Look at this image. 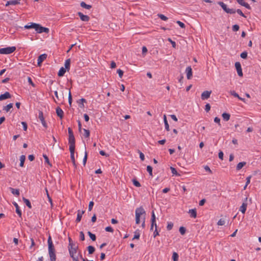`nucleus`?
I'll return each instance as SVG.
<instances>
[{"mask_svg":"<svg viewBox=\"0 0 261 261\" xmlns=\"http://www.w3.org/2000/svg\"><path fill=\"white\" fill-rule=\"evenodd\" d=\"M11 95L8 92H6L4 94L0 95V101L4 100L6 99L11 98Z\"/></svg>","mask_w":261,"mask_h":261,"instance_id":"nucleus-14","label":"nucleus"},{"mask_svg":"<svg viewBox=\"0 0 261 261\" xmlns=\"http://www.w3.org/2000/svg\"><path fill=\"white\" fill-rule=\"evenodd\" d=\"M16 50V47L11 46L0 48V54L8 55L13 53Z\"/></svg>","mask_w":261,"mask_h":261,"instance_id":"nucleus-5","label":"nucleus"},{"mask_svg":"<svg viewBox=\"0 0 261 261\" xmlns=\"http://www.w3.org/2000/svg\"><path fill=\"white\" fill-rule=\"evenodd\" d=\"M217 4L221 7V8L223 9V10L226 13H227L228 14H234L237 12L241 16H242L245 18L246 17V16L244 15V14L242 12V11L240 9L236 10L234 9H229V8H227V6L225 4H224L223 2H220V1L218 2Z\"/></svg>","mask_w":261,"mask_h":261,"instance_id":"nucleus-1","label":"nucleus"},{"mask_svg":"<svg viewBox=\"0 0 261 261\" xmlns=\"http://www.w3.org/2000/svg\"><path fill=\"white\" fill-rule=\"evenodd\" d=\"M155 216L154 214V212L153 211L151 212V222H152L153 223V221H155Z\"/></svg>","mask_w":261,"mask_h":261,"instance_id":"nucleus-54","label":"nucleus"},{"mask_svg":"<svg viewBox=\"0 0 261 261\" xmlns=\"http://www.w3.org/2000/svg\"><path fill=\"white\" fill-rule=\"evenodd\" d=\"M246 164L245 162H240L237 165L236 170L238 171L241 170Z\"/></svg>","mask_w":261,"mask_h":261,"instance_id":"nucleus-26","label":"nucleus"},{"mask_svg":"<svg viewBox=\"0 0 261 261\" xmlns=\"http://www.w3.org/2000/svg\"><path fill=\"white\" fill-rule=\"evenodd\" d=\"M68 102L70 106H71L72 103V96L70 90H69L68 93Z\"/></svg>","mask_w":261,"mask_h":261,"instance_id":"nucleus-48","label":"nucleus"},{"mask_svg":"<svg viewBox=\"0 0 261 261\" xmlns=\"http://www.w3.org/2000/svg\"><path fill=\"white\" fill-rule=\"evenodd\" d=\"M43 156L45 160V163H47L48 165H49L50 167L52 166L51 164L50 163L48 158L46 154H43Z\"/></svg>","mask_w":261,"mask_h":261,"instance_id":"nucleus-41","label":"nucleus"},{"mask_svg":"<svg viewBox=\"0 0 261 261\" xmlns=\"http://www.w3.org/2000/svg\"><path fill=\"white\" fill-rule=\"evenodd\" d=\"M74 147H69V151L70 152V158L72 162H75V158H74Z\"/></svg>","mask_w":261,"mask_h":261,"instance_id":"nucleus-17","label":"nucleus"},{"mask_svg":"<svg viewBox=\"0 0 261 261\" xmlns=\"http://www.w3.org/2000/svg\"><path fill=\"white\" fill-rule=\"evenodd\" d=\"M147 171L149 173V175L152 176V168L151 166L148 165L147 166Z\"/></svg>","mask_w":261,"mask_h":261,"instance_id":"nucleus-44","label":"nucleus"},{"mask_svg":"<svg viewBox=\"0 0 261 261\" xmlns=\"http://www.w3.org/2000/svg\"><path fill=\"white\" fill-rule=\"evenodd\" d=\"M68 133L69 135L68 143L69 144V147H75V138L73 135V131L70 127H68Z\"/></svg>","mask_w":261,"mask_h":261,"instance_id":"nucleus-4","label":"nucleus"},{"mask_svg":"<svg viewBox=\"0 0 261 261\" xmlns=\"http://www.w3.org/2000/svg\"><path fill=\"white\" fill-rule=\"evenodd\" d=\"M65 72H66V69L65 68L62 67L60 69V70L58 73V75L60 77L63 76L64 75Z\"/></svg>","mask_w":261,"mask_h":261,"instance_id":"nucleus-25","label":"nucleus"},{"mask_svg":"<svg viewBox=\"0 0 261 261\" xmlns=\"http://www.w3.org/2000/svg\"><path fill=\"white\" fill-rule=\"evenodd\" d=\"M145 214V211L143 207L140 206L136 208L135 211L136 215V224H139L140 222V216L143 214Z\"/></svg>","mask_w":261,"mask_h":261,"instance_id":"nucleus-3","label":"nucleus"},{"mask_svg":"<svg viewBox=\"0 0 261 261\" xmlns=\"http://www.w3.org/2000/svg\"><path fill=\"white\" fill-rule=\"evenodd\" d=\"M225 220H224V219H220L218 221V223H217V224H218V225L222 226V225H224L225 224Z\"/></svg>","mask_w":261,"mask_h":261,"instance_id":"nucleus-52","label":"nucleus"},{"mask_svg":"<svg viewBox=\"0 0 261 261\" xmlns=\"http://www.w3.org/2000/svg\"><path fill=\"white\" fill-rule=\"evenodd\" d=\"M138 153L140 155V158L142 161H143L145 160V156L144 154L139 150H138Z\"/></svg>","mask_w":261,"mask_h":261,"instance_id":"nucleus-53","label":"nucleus"},{"mask_svg":"<svg viewBox=\"0 0 261 261\" xmlns=\"http://www.w3.org/2000/svg\"><path fill=\"white\" fill-rule=\"evenodd\" d=\"M48 246V248L54 247V245L53 244L51 238L50 236H49L47 240Z\"/></svg>","mask_w":261,"mask_h":261,"instance_id":"nucleus-39","label":"nucleus"},{"mask_svg":"<svg viewBox=\"0 0 261 261\" xmlns=\"http://www.w3.org/2000/svg\"><path fill=\"white\" fill-rule=\"evenodd\" d=\"M25 160V156L24 155H21L20 157V164L19 166L21 167H23L24 163Z\"/></svg>","mask_w":261,"mask_h":261,"instance_id":"nucleus-31","label":"nucleus"},{"mask_svg":"<svg viewBox=\"0 0 261 261\" xmlns=\"http://www.w3.org/2000/svg\"><path fill=\"white\" fill-rule=\"evenodd\" d=\"M94 205V202L93 201H91L89 202V206H88V210L89 211H91L93 208V206Z\"/></svg>","mask_w":261,"mask_h":261,"instance_id":"nucleus-56","label":"nucleus"},{"mask_svg":"<svg viewBox=\"0 0 261 261\" xmlns=\"http://www.w3.org/2000/svg\"><path fill=\"white\" fill-rule=\"evenodd\" d=\"M230 93L231 95L235 97H237L240 100L243 101V102H245V100L244 98H243L239 95L238 93H237L234 91H230Z\"/></svg>","mask_w":261,"mask_h":261,"instance_id":"nucleus-21","label":"nucleus"},{"mask_svg":"<svg viewBox=\"0 0 261 261\" xmlns=\"http://www.w3.org/2000/svg\"><path fill=\"white\" fill-rule=\"evenodd\" d=\"M187 73V77L188 80H190L192 77V69L191 66H188L186 69Z\"/></svg>","mask_w":261,"mask_h":261,"instance_id":"nucleus-15","label":"nucleus"},{"mask_svg":"<svg viewBox=\"0 0 261 261\" xmlns=\"http://www.w3.org/2000/svg\"><path fill=\"white\" fill-rule=\"evenodd\" d=\"M87 249H88L89 254H93L95 250V248L92 246H88Z\"/></svg>","mask_w":261,"mask_h":261,"instance_id":"nucleus-37","label":"nucleus"},{"mask_svg":"<svg viewBox=\"0 0 261 261\" xmlns=\"http://www.w3.org/2000/svg\"><path fill=\"white\" fill-rule=\"evenodd\" d=\"M170 169H171V172L173 174H174V175H179V174H178L176 170L175 169V168L172 167H170Z\"/></svg>","mask_w":261,"mask_h":261,"instance_id":"nucleus-55","label":"nucleus"},{"mask_svg":"<svg viewBox=\"0 0 261 261\" xmlns=\"http://www.w3.org/2000/svg\"><path fill=\"white\" fill-rule=\"evenodd\" d=\"M240 3H239V4L245 7L246 8H247L248 9H249V10L251 9V7L248 3L244 2H242L241 0H240Z\"/></svg>","mask_w":261,"mask_h":261,"instance_id":"nucleus-36","label":"nucleus"},{"mask_svg":"<svg viewBox=\"0 0 261 261\" xmlns=\"http://www.w3.org/2000/svg\"><path fill=\"white\" fill-rule=\"evenodd\" d=\"M223 152L222 151L220 150L219 152V153H218V156H219V158L220 159H221V160H223Z\"/></svg>","mask_w":261,"mask_h":261,"instance_id":"nucleus-61","label":"nucleus"},{"mask_svg":"<svg viewBox=\"0 0 261 261\" xmlns=\"http://www.w3.org/2000/svg\"><path fill=\"white\" fill-rule=\"evenodd\" d=\"M21 124H22V125L23 126V130L26 131L27 130V128H28L27 123L25 122H22Z\"/></svg>","mask_w":261,"mask_h":261,"instance_id":"nucleus-64","label":"nucleus"},{"mask_svg":"<svg viewBox=\"0 0 261 261\" xmlns=\"http://www.w3.org/2000/svg\"><path fill=\"white\" fill-rule=\"evenodd\" d=\"M56 112L57 113V115L58 117H60V119H62L64 117V112L61 109L60 107H58L56 109Z\"/></svg>","mask_w":261,"mask_h":261,"instance_id":"nucleus-16","label":"nucleus"},{"mask_svg":"<svg viewBox=\"0 0 261 261\" xmlns=\"http://www.w3.org/2000/svg\"><path fill=\"white\" fill-rule=\"evenodd\" d=\"M77 102L79 104V106L81 108H83L84 107V102H86V100L85 98H81Z\"/></svg>","mask_w":261,"mask_h":261,"instance_id":"nucleus-34","label":"nucleus"},{"mask_svg":"<svg viewBox=\"0 0 261 261\" xmlns=\"http://www.w3.org/2000/svg\"><path fill=\"white\" fill-rule=\"evenodd\" d=\"M36 25H37V23L31 22V23H28V24L24 25V28L25 29H34L35 30Z\"/></svg>","mask_w":261,"mask_h":261,"instance_id":"nucleus-20","label":"nucleus"},{"mask_svg":"<svg viewBox=\"0 0 261 261\" xmlns=\"http://www.w3.org/2000/svg\"><path fill=\"white\" fill-rule=\"evenodd\" d=\"M13 104L12 103H10L7 105L6 106L3 107V110L7 112H9L10 109L13 108Z\"/></svg>","mask_w":261,"mask_h":261,"instance_id":"nucleus-23","label":"nucleus"},{"mask_svg":"<svg viewBox=\"0 0 261 261\" xmlns=\"http://www.w3.org/2000/svg\"><path fill=\"white\" fill-rule=\"evenodd\" d=\"M239 29H240V27L238 24H234V25H232V30L233 32H237V31H239Z\"/></svg>","mask_w":261,"mask_h":261,"instance_id":"nucleus-50","label":"nucleus"},{"mask_svg":"<svg viewBox=\"0 0 261 261\" xmlns=\"http://www.w3.org/2000/svg\"><path fill=\"white\" fill-rule=\"evenodd\" d=\"M35 31L38 33H42L43 32L46 33H48V32L49 31L48 28L42 27L40 24H39L38 23H37Z\"/></svg>","mask_w":261,"mask_h":261,"instance_id":"nucleus-7","label":"nucleus"},{"mask_svg":"<svg viewBox=\"0 0 261 261\" xmlns=\"http://www.w3.org/2000/svg\"><path fill=\"white\" fill-rule=\"evenodd\" d=\"M214 122L218 123L219 126H221L220 119L219 117H216L214 118Z\"/></svg>","mask_w":261,"mask_h":261,"instance_id":"nucleus-57","label":"nucleus"},{"mask_svg":"<svg viewBox=\"0 0 261 261\" xmlns=\"http://www.w3.org/2000/svg\"><path fill=\"white\" fill-rule=\"evenodd\" d=\"M19 4L20 2L18 0L9 1L6 4V6H8L9 5H16Z\"/></svg>","mask_w":261,"mask_h":261,"instance_id":"nucleus-22","label":"nucleus"},{"mask_svg":"<svg viewBox=\"0 0 261 261\" xmlns=\"http://www.w3.org/2000/svg\"><path fill=\"white\" fill-rule=\"evenodd\" d=\"M45 192H46V195H47V198L48 199V201H49V203H50V204L51 205H53L52 199H51V198L50 197V196L49 195L48 191V190H47V188H45Z\"/></svg>","mask_w":261,"mask_h":261,"instance_id":"nucleus-42","label":"nucleus"},{"mask_svg":"<svg viewBox=\"0 0 261 261\" xmlns=\"http://www.w3.org/2000/svg\"><path fill=\"white\" fill-rule=\"evenodd\" d=\"M140 238V233L137 230L135 232V235L133 238V240L135 239H139Z\"/></svg>","mask_w":261,"mask_h":261,"instance_id":"nucleus-47","label":"nucleus"},{"mask_svg":"<svg viewBox=\"0 0 261 261\" xmlns=\"http://www.w3.org/2000/svg\"><path fill=\"white\" fill-rule=\"evenodd\" d=\"M178 254L177 253L174 252L172 254V259L173 261H178Z\"/></svg>","mask_w":261,"mask_h":261,"instance_id":"nucleus-40","label":"nucleus"},{"mask_svg":"<svg viewBox=\"0 0 261 261\" xmlns=\"http://www.w3.org/2000/svg\"><path fill=\"white\" fill-rule=\"evenodd\" d=\"M133 184L135 186L137 187H141V184L135 178H134L133 180Z\"/></svg>","mask_w":261,"mask_h":261,"instance_id":"nucleus-43","label":"nucleus"},{"mask_svg":"<svg viewBox=\"0 0 261 261\" xmlns=\"http://www.w3.org/2000/svg\"><path fill=\"white\" fill-rule=\"evenodd\" d=\"M164 122L165 124V129H166L167 131H169L170 130L169 125L168 124V121L167 120V118H166V116L165 115H164Z\"/></svg>","mask_w":261,"mask_h":261,"instance_id":"nucleus-27","label":"nucleus"},{"mask_svg":"<svg viewBox=\"0 0 261 261\" xmlns=\"http://www.w3.org/2000/svg\"><path fill=\"white\" fill-rule=\"evenodd\" d=\"M247 55H248V53L247 51H243V53H242L240 55V57L243 58V59H246L247 57Z\"/></svg>","mask_w":261,"mask_h":261,"instance_id":"nucleus-49","label":"nucleus"},{"mask_svg":"<svg viewBox=\"0 0 261 261\" xmlns=\"http://www.w3.org/2000/svg\"><path fill=\"white\" fill-rule=\"evenodd\" d=\"M176 23H177V24H178V25H179L181 28H185V27H186L185 24L183 22H181L180 21L178 20V21H176Z\"/></svg>","mask_w":261,"mask_h":261,"instance_id":"nucleus-60","label":"nucleus"},{"mask_svg":"<svg viewBox=\"0 0 261 261\" xmlns=\"http://www.w3.org/2000/svg\"><path fill=\"white\" fill-rule=\"evenodd\" d=\"M47 55L43 54L40 55L37 60V65L38 66H41L42 63L46 59Z\"/></svg>","mask_w":261,"mask_h":261,"instance_id":"nucleus-10","label":"nucleus"},{"mask_svg":"<svg viewBox=\"0 0 261 261\" xmlns=\"http://www.w3.org/2000/svg\"><path fill=\"white\" fill-rule=\"evenodd\" d=\"M78 248V246L75 245V244L68 246V250L70 256L74 261H79L77 257L75 256V254L76 253Z\"/></svg>","mask_w":261,"mask_h":261,"instance_id":"nucleus-2","label":"nucleus"},{"mask_svg":"<svg viewBox=\"0 0 261 261\" xmlns=\"http://www.w3.org/2000/svg\"><path fill=\"white\" fill-rule=\"evenodd\" d=\"M105 230L106 231H108V232H113V231H114V229L111 226L106 227L105 228Z\"/></svg>","mask_w":261,"mask_h":261,"instance_id":"nucleus-58","label":"nucleus"},{"mask_svg":"<svg viewBox=\"0 0 261 261\" xmlns=\"http://www.w3.org/2000/svg\"><path fill=\"white\" fill-rule=\"evenodd\" d=\"M247 197L245 198V199L244 200V202H243L242 205L240 207V211L243 213L245 214L246 211L247 206Z\"/></svg>","mask_w":261,"mask_h":261,"instance_id":"nucleus-12","label":"nucleus"},{"mask_svg":"<svg viewBox=\"0 0 261 261\" xmlns=\"http://www.w3.org/2000/svg\"><path fill=\"white\" fill-rule=\"evenodd\" d=\"M13 204L14 205V206L16 208V213L18 215L19 217L21 218L22 213H21V211L20 210L18 204L16 202H13Z\"/></svg>","mask_w":261,"mask_h":261,"instance_id":"nucleus-19","label":"nucleus"},{"mask_svg":"<svg viewBox=\"0 0 261 261\" xmlns=\"http://www.w3.org/2000/svg\"><path fill=\"white\" fill-rule=\"evenodd\" d=\"M222 116L224 120L227 121L229 120L230 115L228 113H223L222 115Z\"/></svg>","mask_w":261,"mask_h":261,"instance_id":"nucleus-30","label":"nucleus"},{"mask_svg":"<svg viewBox=\"0 0 261 261\" xmlns=\"http://www.w3.org/2000/svg\"><path fill=\"white\" fill-rule=\"evenodd\" d=\"M117 72L118 73L119 76L121 78L123 74V71L121 70L120 69H119L117 70Z\"/></svg>","mask_w":261,"mask_h":261,"instance_id":"nucleus-59","label":"nucleus"},{"mask_svg":"<svg viewBox=\"0 0 261 261\" xmlns=\"http://www.w3.org/2000/svg\"><path fill=\"white\" fill-rule=\"evenodd\" d=\"M189 213L192 218H195L197 217V212L196 209H191L189 210Z\"/></svg>","mask_w":261,"mask_h":261,"instance_id":"nucleus-24","label":"nucleus"},{"mask_svg":"<svg viewBox=\"0 0 261 261\" xmlns=\"http://www.w3.org/2000/svg\"><path fill=\"white\" fill-rule=\"evenodd\" d=\"M83 130L84 132V134L83 135L84 137L86 138H89L90 133L89 130L86 129L85 128H83Z\"/></svg>","mask_w":261,"mask_h":261,"instance_id":"nucleus-38","label":"nucleus"},{"mask_svg":"<svg viewBox=\"0 0 261 261\" xmlns=\"http://www.w3.org/2000/svg\"><path fill=\"white\" fill-rule=\"evenodd\" d=\"M173 226V223L172 222H168L167 226V229L168 230H170L172 229Z\"/></svg>","mask_w":261,"mask_h":261,"instance_id":"nucleus-51","label":"nucleus"},{"mask_svg":"<svg viewBox=\"0 0 261 261\" xmlns=\"http://www.w3.org/2000/svg\"><path fill=\"white\" fill-rule=\"evenodd\" d=\"M77 15L80 17L81 20L83 21H88L90 20V17L88 15H84L82 12H79Z\"/></svg>","mask_w":261,"mask_h":261,"instance_id":"nucleus-13","label":"nucleus"},{"mask_svg":"<svg viewBox=\"0 0 261 261\" xmlns=\"http://www.w3.org/2000/svg\"><path fill=\"white\" fill-rule=\"evenodd\" d=\"M10 190L11 192V193L13 194V195H17V196H19V189H14L13 188H10Z\"/></svg>","mask_w":261,"mask_h":261,"instance_id":"nucleus-29","label":"nucleus"},{"mask_svg":"<svg viewBox=\"0 0 261 261\" xmlns=\"http://www.w3.org/2000/svg\"><path fill=\"white\" fill-rule=\"evenodd\" d=\"M28 83L31 85L33 87H35V85L34 84V83L33 82L31 78L30 77H28Z\"/></svg>","mask_w":261,"mask_h":261,"instance_id":"nucleus-63","label":"nucleus"},{"mask_svg":"<svg viewBox=\"0 0 261 261\" xmlns=\"http://www.w3.org/2000/svg\"><path fill=\"white\" fill-rule=\"evenodd\" d=\"M158 16L163 20L166 21L168 20V17L162 14H158Z\"/></svg>","mask_w":261,"mask_h":261,"instance_id":"nucleus-45","label":"nucleus"},{"mask_svg":"<svg viewBox=\"0 0 261 261\" xmlns=\"http://www.w3.org/2000/svg\"><path fill=\"white\" fill-rule=\"evenodd\" d=\"M179 231L181 234L184 235L186 233V229L185 227L181 226L179 229Z\"/></svg>","mask_w":261,"mask_h":261,"instance_id":"nucleus-46","label":"nucleus"},{"mask_svg":"<svg viewBox=\"0 0 261 261\" xmlns=\"http://www.w3.org/2000/svg\"><path fill=\"white\" fill-rule=\"evenodd\" d=\"M22 200H23V202L25 203L27 206L29 208H32V205H31V202L30 201V200L29 199L25 198V197H23L22 198Z\"/></svg>","mask_w":261,"mask_h":261,"instance_id":"nucleus-32","label":"nucleus"},{"mask_svg":"<svg viewBox=\"0 0 261 261\" xmlns=\"http://www.w3.org/2000/svg\"><path fill=\"white\" fill-rule=\"evenodd\" d=\"M80 5L82 7L86 9H90L92 8L91 5L86 4L84 2H82L80 4Z\"/></svg>","mask_w":261,"mask_h":261,"instance_id":"nucleus-28","label":"nucleus"},{"mask_svg":"<svg viewBox=\"0 0 261 261\" xmlns=\"http://www.w3.org/2000/svg\"><path fill=\"white\" fill-rule=\"evenodd\" d=\"M212 93V91H204L203 92L201 95V98L202 100H204L210 98V95Z\"/></svg>","mask_w":261,"mask_h":261,"instance_id":"nucleus-11","label":"nucleus"},{"mask_svg":"<svg viewBox=\"0 0 261 261\" xmlns=\"http://www.w3.org/2000/svg\"><path fill=\"white\" fill-rule=\"evenodd\" d=\"M80 240L81 241H84L85 240V235H84V233L83 231H81L80 233Z\"/></svg>","mask_w":261,"mask_h":261,"instance_id":"nucleus-62","label":"nucleus"},{"mask_svg":"<svg viewBox=\"0 0 261 261\" xmlns=\"http://www.w3.org/2000/svg\"><path fill=\"white\" fill-rule=\"evenodd\" d=\"M70 59H68L65 61V68L68 71L70 69Z\"/></svg>","mask_w":261,"mask_h":261,"instance_id":"nucleus-33","label":"nucleus"},{"mask_svg":"<svg viewBox=\"0 0 261 261\" xmlns=\"http://www.w3.org/2000/svg\"><path fill=\"white\" fill-rule=\"evenodd\" d=\"M235 67L237 71L238 75L241 77L243 76V74L240 63L239 62H236Z\"/></svg>","mask_w":261,"mask_h":261,"instance_id":"nucleus-9","label":"nucleus"},{"mask_svg":"<svg viewBox=\"0 0 261 261\" xmlns=\"http://www.w3.org/2000/svg\"><path fill=\"white\" fill-rule=\"evenodd\" d=\"M48 254L50 258V261L56 260V255L55 247L48 248Z\"/></svg>","mask_w":261,"mask_h":261,"instance_id":"nucleus-6","label":"nucleus"},{"mask_svg":"<svg viewBox=\"0 0 261 261\" xmlns=\"http://www.w3.org/2000/svg\"><path fill=\"white\" fill-rule=\"evenodd\" d=\"M84 213L85 211H81L79 210L77 211V217L75 220L77 223L80 222L81 221V219L82 218V216Z\"/></svg>","mask_w":261,"mask_h":261,"instance_id":"nucleus-18","label":"nucleus"},{"mask_svg":"<svg viewBox=\"0 0 261 261\" xmlns=\"http://www.w3.org/2000/svg\"><path fill=\"white\" fill-rule=\"evenodd\" d=\"M87 233L92 241H95L96 239L95 234L92 233L91 231H88Z\"/></svg>","mask_w":261,"mask_h":261,"instance_id":"nucleus-35","label":"nucleus"},{"mask_svg":"<svg viewBox=\"0 0 261 261\" xmlns=\"http://www.w3.org/2000/svg\"><path fill=\"white\" fill-rule=\"evenodd\" d=\"M38 118L41 121L42 125L45 128H47V123L45 122L44 118L43 117V113L42 111H39Z\"/></svg>","mask_w":261,"mask_h":261,"instance_id":"nucleus-8","label":"nucleus"}]
</instances>
